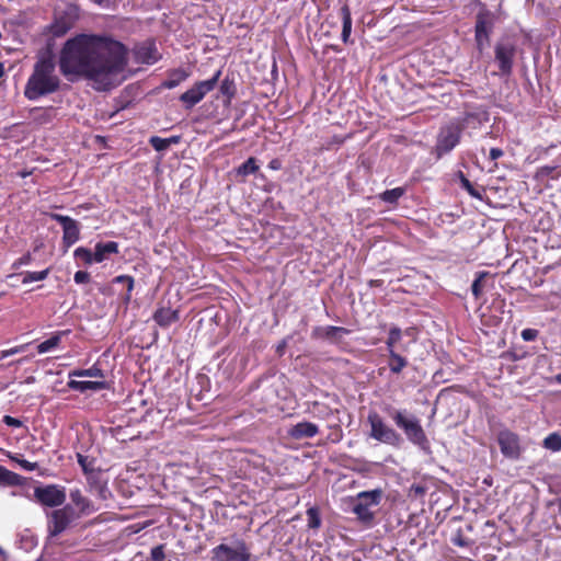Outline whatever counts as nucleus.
<instances>
[{"label": "nucleus", "mask_w": 561, "mask_h": 561, "mask_svg": "<svg viewBox=\"0 0 561 561\" xmlns=\"http://www.w3.org/2000/svg\"><path fill=\"white\" fill-rule=\"evenodd\" d=\"M26 346L27 345L24 344V345L15 346V347L10 348V350L1 351L0 352V360L3 359V358H7L8 356H11V355L24 352Z\"/></svg>", "instance_id": "nucleus-44"}, {"label": "nucleus", "mask_w": 561, "mask_h": 561, "mask_svg": "<svg viewBox=\"0 0 561 561\" xmlns=\"http://www.w3.org/2000/svg\"><path fill=\"white\" fill-rule=\"evenodd\" d=\"M489 34L490 33H481L480 34V32H476V42H477L478 48L480 50H482V48L485 44H489Z\"/></svg>", "instance_id": "nucleus-45"}, {"label": "nucleus", "mask_w": 561, "mask_h": 561, "mask_svg": "<svg viewBox=\"0 0 561 561\" xmlns=\"http://www.w3.org/2000/svg\"><path fill=\"white\" fill-rule=\"evenodd\" d=\"M75 256L78 259H82L85 262V264H91L92 262H94V253H92L87 248L80 247L76 249Z\"/></svg>", "instance_id": "nucleus-40"}, {"label": "nucleus", "mask_w": 561, "mask_h": 561, "mask_svg": "<svg viewBox=\"0 0 561 561\" xmlns=\"http://www.w3.org/2000/svg\"><path fill=\"white\" fill-rule=\"evenodd\" d=\"M68 387L72 390H77L80 392H85L88 390L98 391L106 388V383L104 381H79V380H70L68 382Z\"/></svg>", "instance_id": "nucleus-18"}, {"label": "nucleus", "mask_w": 561, "mask_h": 561, "mask_svg": "<svg viewBox=\"0 0 561 561\" xmlns=\"http://www.w3.org/2000/svg\"><path fill=\"white\" fill-rule=\"evenodd\" d=\"M0 557L2 558V561H7L8 554L7 552L0 547Z\"/></svg>", "instance_id": "nucleus-55"}, {"label": "nucleus", "mask_w": 561, "mask_h": 561, "mask_svg": "<svg viewBox=\"0 0 561 561\" xmlns=\"http://www.w3.org/2000/svg\"><path fill=\"white\" fill-rule=\"evenodd\" d=\"M70 499L81 513H89L92 510L90 501L84 497L79 490L70 492Z\"/></svg>", "instance_id": "nucleus-27"}, {"label": "nucleus", "mask_w": 561, "mask_h": 561, "mask_svg": "<svg viewBox=\"0 0 561 561\" xmlns=\"http://www.w3.org/2000/svg\"><path fill=\"white\" fill-rule=\"evenodd\" d=\"M259 170L255 158H249L237 170V173L243 176L255 173Z\"/></svg>", "instance_id": "nucleus-32"}, {"label": "nucleus", "mask_w": 561, "mask_h": 561, "mask_svg": "<svg viewBox=\"0 0 561 561\" xmlns=\"http://www.w3.org/2000/svg\"><path fill=\"white\" fill-rule=\"evenodd\" d=\"M76 518L75 511L70 505L55 510L49 515L48 534L56 537L65 531L71 522Z\"/></svg>", "instance_id": "nucleus-7"}, {"label": "nucleus", "mask_w": 561, "mask_h": 561, "mask_svg": "<svg viewBox=\"0 0 561 561\" xmlns=\"http://www.w3.org/2000/svg\"><path fill=\"white\" fill-rule=\"evenodd\" d=\"M3 422L9 426L20 427L22 425V422L15 417H12L10 415H5L3 417Z\"/></svg>", "instance_id": "nucleus-49"}, {"label": "nucleus", "mask_w": 561, "mask_h": 561, "mask_svg": "<svg viewBox=\"0 0 561 561\" xmlns=\"http://www.w3.org/2000/svg\"><path fill=\"white\" fill-rule=\"evenodd\" d=\"M188 78V72L183 69H174L169 73V78L162 82L161 87L173 89Z\"/></svg>", "instance_id": "nucleus-21"}, {"label": "nucleus", "mask_w": 561, "mask_h": 561, "mask_svg": "<svg viewBox=\"0 0 561 561\" xmlns=\"http://www.w3.org/2000/svg\"><path fill=\"white\" fill-rule=\"evenodd\" d=\"M72 27V23L69 19L62 16L56 19V21L50 26V32L53 36L60 37L64 36L70 28Z\"/></svg>", "instance_id": "nucleus-23"}, {"label": "nucleus", "mask_w": 561, "mask_h": 561, "mask_svg": "<svg viewBox=\"0 0 561 561\" xmlns=\"http://www.w3.org/2000/svg\"><path fill=\"white\" fill-rule=\"evenodd\" d=\"M543 447L551 451L561 450V435L558 433H551L543 439Z\"/></svg>", "instance_id": "nucleus-31"}, {"label": "nucleus", "mask_w": 561, "mask_h": 561, "mask_svg": "<svg viewBox=\"0 0 561 561\" xmlns=\"http://www.w3.org/2000/svg\"><path fill=\"white\" fill-rule=\"evenodd\" d=\"M75 376L78 377H91V378H103V371L96 366H92L88 369L78 370L73 373Z\"/></svg>", "instance_id": "nucleus-38"}, {"label": "nucleus", "mask_w": 561, "mask_h": 561, "mask_svg": "<svg viewBox=\"0 0 561 561\" xmlns=\"http://www.w3.org/2000/svg\"><path fill=\"white\" fill-rule=\"evenodd\" d=\"M62 243L66 248H70L75 244L80 238V228L79 222L77 220H71L67 226L62 228Z\"/></svg>", "instance_id": "nucleus-16"}, {"label": "nucleus", "mask_w": 561, "mask_h": 561, "mask_svg": "<svg viewBox=\"0 0 561 561\" xmlns=\"http://www.w3.org/2000/svg\"><path fill=\"white\" fill-rule=\"evenodd\" d=\"M62 334H65V332H57L53 336H50L48 340L39 343L37 345V352L39 354H44V353H48L51 350L56 348L61 342Z\"/></svg>", "instance_id": "nucleus-26"}, {"label": "nucleus", "mask_w": 561, "mask_h": 561, "mask_svg": "<svg viewBox=\"0 0 561 561\" xmlns=\"http://www.w3.org/2000/svg\"><path fill=\"white\" fill-rule=\"evenodd\" d=\"M392 420L398 427H400L407 438L414 445H417L422 450L430 453V442L426 434L420 424V421L413 416H407L402 411H396L392 414Z\"/></svg>", "instance_id": "nucleus-3"}, {"label": "nucleus", "mask_w": 561, "mask_h": 561, "mask_svg": "<svg viewBox=\"0 0 561 561\" xmlns=\"http://www.w3.org/2000/svg\"><path fill=\"white\" fill-rule=\"evenodd\" d=\"M60 88V79L56 75L55 55L47 48L38 56L30 76L24 96L31 101L55 93Z\"/></svg>", "instance_id": "nucleus-2"}, {"label": "nucleus", "mask_w": 561, "mask_h": 561, "mask_svg": "<svg viewBox=\"0 0 561 561\" xmlns=\"http://www.w3.org/2000/svg\"><path fill=\"white\" fill-rule=\"evenodd\" d=\"M179 312L170 308H160L153 314V320L160 327H169L171 323L178 321Z\"/></svg>", "instance_id": "nucleus-17"}, {"label": "nucleus", "mask_w": 561, "mask_h": 561, "mask_svg": "<svg viewBox=\"0 0 561 561\" xmlns=\"http://www.w3.org/2000/svg\"><path fill=\"white\" fill-rule=\"evenodd\" d=\"M10 474L11 472L9 470L0 466V481H5Z\"/></svg>", "instance_id": "nucleus-54"}, {"label": "nucleus", "mask_w": 561, "mask_h": 561, "mask_svg": "<svg viewBox=\"0 0 561 561\" xmlns=\"http://www.w3.org/2000/svg\"><path fill=\"white\" fill-rule=\"evenodd\" d=\"M341 13L343 20L342 41L347 43L352 31L351 11L347 5H344L341 9Z\"/></svg>", "instance_id": "nucleus-28"}, {"label": "nucleus", "mask_w": 561, "mask_h": 561, "mask_svg": "<svg viewBox=\"0 0 561 561\" xmlns=\"http://www.w3.org/2000/svg\"><path fill=\"white\" fill-rule=\"evenodd\" d=\"M502 156H503V150L500 149V148H492L490 150V159L491 160H496V159H499Z\"/></svg>", "instance_id": "nucleus-52"}, {"label": "nucleus", "mask_w": 561, "mask_h": 561, "mask_svg": "<svg viewBox=\"0 0 561 561\" xmlns=\"http://www.w3.org/2000/svg\"><path fill=\"white\" fill-rule=\"evenodd\" d=\"M48 273H49V268H46L41 272H27L24 275L23 284H27L31 282L44 280L48 276Z\"/></svg>", "instance_id": "nucleus-37"}, {"label": "nucleus", "mask_w": 561, "mask_h": 561, "mask_svg": "<svg viewBox=\"0 0 561 561\" xmlns=\"http://www.w3.org/2000/svg\"><path fill=\"white\" fill-rule=\"evenodd\" d=\"M497 443L505 457L516 459L519 457L520 448L518 436L510 431H502L497 435Z\"/></svg>", "instance_id": "nucleus-10"}, {"label": "nucleus", "mask_w": 561, "mask_h": 561, "mask_svg": "<svg viewBox=\"0 0 561 561\" xmlns=\"http://www.w3.org/2000/svg\"><path fill=\"white\" fill-rule=\"evenodd\" d=\"M20 465L26 469L27 471H33L36 469L37 465L35 462H30L27 460H21Z\"/></svg>", "instance_id": "nucleus-53"}, {"label": "nucleus", "mask_w": 561, "mask_h": 561, "mask_svg": "<svg viewBox=\"0 0 561 561\" xmlns=\"http://www.w3.org/2000/svg\"><path fill=\"white\" fill-rule=\"evenodd\" d=\"M221 70H217L215 75L204 81L196 82L191 89L180 95V101L184 104L186 110H191L199 103L207 93L213 91L217 85Z\"/></svg>", "instance_id": "nucleus-6"}, {"label": "nucleus", "mask_w": 561, "mask_h": 561, "mask_svg": "<svg viewBox=\"0 0 561 561\" xmlns=\"http://www.w3.org/2000/svg\"><path fill=\"white\" fill-rule=\"evenodd\" d=\"M118 251V244L114 241L106 243H98L94 251V262H102L106 259L107 254L116 253Z\"/></svg>", "instance_id": "nucleus-19"}, {"label": "nucleus", "mask_w": 561, "mask_h": 561, "mask_svg": "<svg viewBox=\"0 0 561 561\" xmlns=\"http://www.w3.org/2000/svg\"><path fill=\"white\" fill-rule=\"evenodd\" d=\"M489 276V273L488 272H480L477 274V277L476 279L473 280L472 285H471V290H472V294L476 298H479L482 294V288H483V285H482V280Z\"/></svg>", "instance_id": "nucleus-35"}, {"label": "nucleus", "mask_w": 561, "mask_h": 561, "mask_svg": "<svg viewBox=\"0 0 561 561\" xmlns=\"http://www.w3.org/2000/svg\"><path fill=\"white\" fill-rule=\"evenodd\" d=\"M219 90H220V93L226 98V100L224 102L225 105H229L231 103L232 98L236 95V92H237L234 81L232 79L225 78L221 81Z\"/></svg>", "instance_id": "nucleus-25"}, {"label": "nucleus", "mask_w": 561, "mask_h": 561, "mask_svg": "<svg viewBox=\"0 0 561 561\" xmlns=\"http://www.w3.org/2000/svg\"><path fill=\"white\" fill-rule=\"evenodd\" d=\"M78 462L80 463V466L82 467L83 471L88 474L90 472V467H89V462H88V458L82 456V455H78Z\"/></svg>", "instance_id": "nucleus-51"}, {"label": "nucleus", "mask_w": 561, "mask_h": 561, "mask_svg": "<svg viewBox=\"0 0 561 561\" xmlns=\"http://www.w3.org/2000/svg\"><path fill=\"white\" fill-rule=\"evenodd\" d=\"M403 193L404 190L401 187L388 190L381 194V199L385 201L386 203L393 204L403 195Z\"/></svg>", "instance_id": "nucleus-34"}, {"label": "nucleus", "mask_w": 561, "mask_h": 561, "mask_svg": "<svg viewBox=\"0 0 561 561\" xmlns=\"http://www.w3.org/2000/svg\"><path fill=\"white\" fill-rule=\"evenodd\" d=\"M127 49L118 41L105 35L80 34L68 39L59 56L64 76L84 77L100 91L111 90L125 79Z\"/></svg>", "instance_id": "nucleus-1"}, {"label": "nucleus", "mask_w": 561, "mask_h": 561, "mask_svg": "<svg viewBox=\"0 0 561 561\" xmlns=\"http://www.w3.org/2000/svg\"><path fill=\"white\" fill-rule=\"evenodd\" d=\"M492 18L489 12H480L477 15L476 32L490 33L492 30Z\"/></svg>", "instance_id": "nucleus-24"}, {"label": "nucleus", "mask_w": 561, "mask_h": 561, "mask_svg": "<svg viewBox=\"0 0 561 561\" xmlns=\"http://www.w3.org/2000/svg\"><path fill=\"white\" fill-rule=\"evenodd\" d=\"M558 380L561 381V374L558 376Z\"/></svg>", "instance_id": "nucleus-62"}, {"label": "nucleus", "mask_w": 561, "mask_h": 561, "mask_svg": "<svg viewBox=\"0 0 561 561\" xmlns=\"http://www.w3.org/2000/svg\"><path fill=\"white\" fill-rule=\"evenodd\" d=\"M134 55L136 61L148 65L154 64L160 58L156 45L151 42L136 45L134 48Z\"/></svg>", "instance_id": "nucleus-12"}, {"label": "nucleus", "mask_w": 561, "mask_h": 561, "mask_svg": "<svg viewBox=\"0 0 561 561\" xmlns=\"http://www.w3.org/2000/svg\"><path fill=\"white\" fill-rule=\"evenodd\" d=\"M353 512L356 514L357 518L365 524H370L374 519V513L365 505L355 503Z\"/></svg>", "instance_id": "nucleus-30"}, {"label": "nucleus", "mask_w": 561, "mask_h": 561, "mask_svg": "<svg viewBox=\"0 0 561 561\" xmlns=\"http://www.w3.org/2000/svg\"><path fill=\"white\" fill-rule=\"evenodd\" d=\"M36 561H45L43 558H38Z\"/></svg>", "instance_id": "nucleus-61"}, {"label": "nucleus", "mask_w": 561, "mask_h": 561, "mask_svg": "<svg viewBox=\"0 0 561 561\" xmlns=\"http://www.w3.org/2000/svg\"><path fill=\"white\" fill-rule=\"evenodd\" d=\"M34 496L41 504L49 507L59 506L66 501L65 490L55 484L35 488Z\"/></svg>", "instance_id": "nucleus-8"}, {"label": "nucleus", "mask_w": 561, "mask_h": 561, "mask_svg": "<svg viewBox=\"0 0 561 561\" xmlns=\"http://www.w3.org/2000/svg\"><path fill=\"white\" fill-rule=\"evenodd\" d=\"M367 422L370 425V437L391 446H399L402 442L401 436L390 426H388L377 412H369Z\"/></svg>", "instance_id": "nucleus-5"}, {"label": "nucleus", "mask_w": 561, "mask_h": 561, "mask_svg": "<svg viewBox=\"0 0 561 561\" xmlns=\"http://www.w3.org/2000/svg\"><path fill=\"white\" fill-rule=\"evenodd\" d=\"M4 76V65L0 62V79Z\"/></svg>", "instance_id": "nucleus-57"}, {"label": "nucleus", "mask_w": 561, "mask_h": 561, "mask_svg": "<svg viewBox=\"0 0 561 561\" xmlns=\"http://www.w3.org/2000/svg\"><path fill=\"white\" fill-rule=\"evenodd\" d=\"M180 141V136H172L170 138H161L158 136H152L149 139V144L153 147L157 151H164L167 150L172 144H178Z\"/></svg>", "instance_id": "nucleus-22"}, {"label": "nucleus", "mask_w": 561, "mask_h": 561, "mask_svg": "<svg viewBox=\"0 0 561 561\" xmlns=\"http://www.w3.org/2000/svg\"><path fill=\"white\" fill-rule=\"evenodd\" d=\"M50 217L57 222H59L62 226V228L67 226L71 220H73L70 217L60 214H51Z\"/></svg>", "instance_id": "nucleus-47"}, {"label": "nucleus", "mask_w": 561, "mask_h": 561, "mask_svg": "<svg viewBox=\"0 0 561 561\" xmlns=\"http://www.w3.org/2000/svg\"><path fill=\"white\" fill-rule=\"evenodd\" d=\"M412 332H413V329L410 328V329H407L404 333L410 336V335H412Z\"/></svg>", "instance_id": "nucleus-58"}, {"label": "nucleus", "mask_w": 561, "mask_h": 561, "mask_svg": "<svg viewBox=\"0 0 561 561\" xmlns=\"http://www.w3.org/2000/svg\"><path fill=\"white\" fill-rule=\"evenodd\" d=\"M554 168L546 167L542 170H545L547 173H550Z\"/></svg>", "instance_id": "nucleus-59"}, {"label": "nucleus", "mask_w": 561, "mask_h": 561, "mask_svg": "<svg viewBox=\"0 0 561 561\" xmlns=\"http://www.w3.org/2000/svg\"><path fill=\"white\" fill-rule=\"evenodd\" d=\"M462 187L474 198L482 199V195L473 187L471 182L463 175L462 172L458 173Z\"/></svg>", "instance_id": "nucleus-36"}, {"label": "nucleus", "mask_w": 561, "mask_h": 561, "mask_svg": "<svg viewBox=\"0 0 561 561\" xmlns=\"http://www.w3.org/2000/svg\"><path fill=\"white\" fill-rule=\"evenodd\" d=\"M381 500V491L380 490H373V491H365L360 492L357 495L356 502L357 504L365 505L366 507H370L371 505H378Z\"/></svg>", "instance_id": "nucleus-20"}, {"label": "nucleus", "mask_w": 561, "mask_h": 561, "mask_svg": "<svg viewBox=\"0 0 561 561\" xmlns=\"http://www.w3.org/2000/svg\"><path fill=\"white\" fill-rule=\"evenodd\" d=\"M537 330H534V329H525L522 331V337L525 340V341H533L536 339L537 336Z\"/></svg>", "instance_id": "nucleus-48"}, {"label": "nucleus", "mask_w": 561, "mask_h": 561, "mask_svg": "<svg viewBox=\"0 0 561 561\" xmlns=\"http://www.w3.org/2000/svg\"><path fill=\"white\" fill-rule=\"evenodd\" d=\"M319 428L316 424L310 422H300L294 425L288 434L295 439L310 438L318 434Z\"/></svg>", "instance_id": "nucleus-14"}, {"label": "nucleus", "mask_w": 561, "mask_h": 561, "mask_svg": "<svg viewBox=\"0 0 561 561\" xmlns=\"http://www.w3.org/2000/svg\"><path fill=\"white\" fill-rule=\"evenodd\" d=\"M73 278L77 284H85L90 282V274L85 271H78Z\"/></svg>", "instance_id": "nucleus-46"}, {"label": "nucleus", "mask_w": 561, "mask_h": 561, "mask_svg": "<svg viewBox=\"0 0 561 561\" xmlns=\"http://www.w3.org/2000/svg\"><path fill=\"white\" fill-rule=\"evenodd\" d=\"M270 167H271L272 169H277V168H278V161H277V160H273V161H271Z\"/></svg>", "instance_id": "nucleus-56"}, {"label": "nucleus", "mask_w": 561, "mask_h": 561, "mask_svg": "<svg viewBox=\"0 0 561 561\" xmlns=\"http://www.w3.org/2000/svg\"><path fill=\"white\" fill-rule=\"evenodd\" d=\"M32 260V256L30 253L24 254L22 257H20L14 264L13 267L18 268L21 265L28 264Z\"/></svg>", "instance_id": "nucleus-50"}, {"label": "nucleus", "mask_w": 561, "mask_h": 561, "mask_svg": "<svg viewBox=\"0 0 561 561\" xmlns=\"http://www.w3.org/2000/svg\"><path fill=\"white\" fill-rule=\"evenodd\" d=\"M350 331L342 327H324V328H317L313 332V334L318 337L331 341V342H337L340 341L344 335L348 334Z\"/></svg>", "instance_id": "nucleus-15"}, {"label": "nucleus", "mask_w": 561, "mask_h": 561, "mask_svg": "<svg viewBox=\"0 0 561 561\" xmlns=\"http://www.w3.org/2000/svg\"><path fill=\"white\" fill-rule=\"evenodd\" d=\"M283 348H284V344L279 345V346L277 347V351H278V352H280Z\"/></svg>", "instance_id": "nucleus-60"}, {"label": "nucleus", "mask_w": 561, "mask_h": 561, "mask_svg": "<svg viewBox=\"0 0 561 561\" xmlns=\"http://www.w3.org/2000/svg\"><path fill=\"white\" fill-rule=\"evenodd\" d=\"M114 282L115 283H124L126 284L127 286V295H126V300H129L130 299V293L134 288V278L131 276H128V275H119L117 277L114 278Z\"/></svg>", "instance_id": "nucleus-41"}, {"label": "nucleus", "mask_w": 561, "mask_h": 561, "mask_svg": "<svg viewBox=\"0 0 561 561\" xmlns=\"http://www.w3.org/2000/svg\"><path fill=\"white\" fill-rule=\"evenodd\" d=\"M308 526L310 528H319L321 525V518L317 508L311 507L307 511Z\"/></svg>", "instance_id": "nucleus-39"}, {"label": "nucleus", "mask_w": 561, "mask_h": 561, "mask_svg": "<svg viewBox=\"0 0 561 561\" xmlns=\"http://www.w3.org/2000/svg\"><path fill=\"white\" fill-rule=\"evenodd\" d=\"M401 337H402L401 329H399L397 327H393L390 329L388 339L386 341L387 348L389 352L391 350H394L396 344L400 342Z\"/></svg>", "instance_id": "nucleus-33"}, {"label": "nucleus", "mask_w": 561, "mask_h": 561, "mask_svg": "<svg viewBox=\"0 0 561 561\" xmlns=\"http://www.w3.org/2000/svg\"><path fill=\"white\" fill-rule=\"evenodd\" d=\"M88 483L93 492L102 500H106L111 492L107 488V482L103 479V474L100 470H90L88 473Z\"/></svg>", "instance_id": "nucleus-13"}, {"label": "nucleus", "mask_w": 561, "mask_h": 561, "mask_svg": "<svg viewBox=\"0 0 561 561\" xmlns=\"http://www.w3.org/2000/svg\"><path fill=\"white\" fill-rule=\"evenodd\" d=\"M514 53L515 49L510 44L500 43L495 46V59L499 62L500 70L505 75L512 71Z\"/></svg>", "instance_id": "nucleus-11"}, {"label": "nucleus", "mask_w": 561, "mask_h": 561, "mask_svg": "<svg viewBox=\"0 0 561 561\" xmlns=\"http://www.w3.org/2000/svg\"><path fill=\"white\" fill-rule=\"evenodd\" d=\"M250 547L243 539L236 538L230 543H220L213 548V561H251Z\"/></svg>", "instance_id": "nucleus-4"}, {"label": "nucleus", "mask_w": 561, "mask_h": 561, "mask_svg": "<svg viewBox=\"0 0 561 561\" xmlns=\"http://www.w3.org/2000/svg\"><path fill=\"white\" fill-rule=\"evenodd\" d=\"M390 362L389 368L393 374H399L407 366L408 362L404 357L399 355L394 350L389 352Z\"/></svg>", "instance_id": "nucleus-29"}, {"label": "nucleus", "mask_w": 561, "mask_h": 561, "mask_svg": "<svg viewBox=\"0 0 561 561\" xmlns=\"http://www.w3.org/2000/svg\"><path fill=\"white\" fill-rule=\"evenodd\" d=\"M460 139V129L457 126H447L438 135L435 147L437 158L453 150Z\"/></svg>", "instance_id": "nucleus-9"}, {"label": "nucleus", "mask_w": 561, "mask_h": 561, "mask_svg": "<svg viewBox=\"0 0 561 561\" xmlns=\"http://www.w3.org/2000/svg\"><path fill=\"white\" fill-rule=\"evenodd\" d=\"M151 560L152 561H163V559L165 558V554H164V546L163 545H159V546H156L151 549Z\"/></svg>", "instance_id": "nucleus-43"}, {"label": "nucleus", "mask_w": 561, "mask_h": 561, "mask_svg": "<svg viewBox=\"0 0 561 561\" xmlns=\"http://www.w3.org/2000/svg\"><path fill=\"white\" fill-rule=\"evenodd\" d=\"M426 492V488L421 484H412L409 489V496L413 499L422 497Z\"/></svg>", "instance_id": "nucleus-42"}]
</instances>
